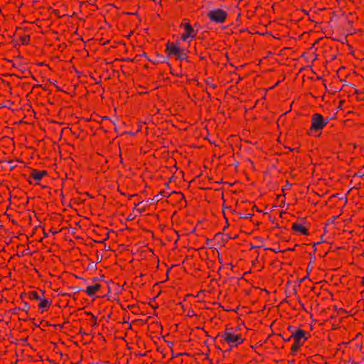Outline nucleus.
I'll return each mask as SVG.
<instances>
[{
	"instance_id": "1",
	"label": "nucleus",
	"mask_w": 364,
	"mask_h": 364,
	"mask_svg": "<svg viewBox=\"0 0 364 364\" xmlns=\"http://www.w3.org/2000/svg\"><path fill=\"white\" fill-rule=\"evenodd\" d=\"M222 341L231 348L237 347L245 341V337L239 332L238 328H226L221 335Z\"/></svg>"
},
{
	"instance_id": "2",
	"label": "nucleus",
	"mask_w": 364,
	"mask_h": 364,
	"mask_svg": "<svg viewBox=\"0 0 364 364\" xmlns=\"http://www.w3.org/2000/svg\"><path fill=\"white\" fill-rule=\"evenodd\" d=\"M329 119L324 118L321 114L314 113L311 117V127L306 134L310 136H319L323 129L328 124Z\"/></svg>"
},
{
	"instance_id": "3",
	"label": "nucleus",
	"mask_w": 364,
	"mask_h": 364,
	"mask_svg": "<svg viewBox=\"0 0 364 364\" xmlns=\"http://www.w3.org/2000/svg\"><path fill=\"white\" fill-rule=\"evenodd\" d=\"M166 49L169 56H174L181 60L187 58L188 50L181 48L179 42L166 43Z\"/></svg>"
},
{
	"instance_id": "4",
	"label": "nucleus",
	"mask_w": 364,
	"mask_h": 364,
	"mask_svg": "<svg viewBox=\"0 0 364 364\" xmlns=\"http://www.w3.org/2000/svg\"><path fill=\"white\" fill-rule=\"evenodd\" d=\"M180 28L183 31L181 34V40L183 42L190 43L197 36L196 31L190 22L184 20L180 25Z\"/></svg>"
},
{
	"instance_id": "5",
	"label": "nucleus",
	"mask_w": 364,
	"mask_h": 364,
	"mask_svg": "<svg viewBox=\"0 0 364 364\" xmlns=\"http://www.w3.org/2000/svg\"><path fill=\"white\" fill-rule=\"evenodd\" d=\"M207 16L212 22L223 23L228 18V13L223 9L215 8L208 12Z\"/></svg>"
},
{
	"instance_id": "6",
	"label": "nucleus",
	"mask_w": 364,
	"mask_h": 364,
	"mask_svg": "<svg viewBox=\"0 0 364 364\" xmlns=\"http://www.w3.org/2000/svg\"><path fill=\"white\" fill-rule=\"evenodd\" d=\"M288 329L291 333V337L288 339V341H289L290 338L303 342H305L307 340L308 332L300 328L295 329L293 326H289Z\"/></svg>"
},
{
	"instance_id": "7",
	"label": "nucleus",
	"mask_w": 364,
	"mask_h": 364,
	"mask_svg": "<svg viewBox=\"0 0 364 364\" xmlns=\"http://www.w3.org/2000/svg\"><path fill=\"white\" fill-rule=\"evenodd\" d=\"M291 229L293 231L301 235H309V227L306 223L295 222L292 224Z\"/></svg>"
},
{
	"instance_id": "8",
	"label": "nucleus",
	"mask_w": 364,
	"mask_h": 364,
	"mask_svg": "<svg viewBox=\"0 0 364 364\" xmlns=\"http://www.w3.org/2000/svg\"><path fill=\"white\" fill-rule=\"evenodd\" d=\"M52 305V300L50 299H43L41 302H39L38 305V311L41 314H43L45 311H48Z\"/></svg>"
},
{
	"instance_id": "9",
	"label": "nucleus",
	"mask_w": 364,
	"mask_h": 364,
	"mask_svg": "<svg viewBox=\"0 0 364 364\" xmlns=\"http://www.w3.org/2000/svg\"><path fill=\"white\" fill-rule=\"evenodd\" d=\"M48 172L46 171H38L37 169H34L31 173V176L36 181H40L43 177L46 176Z\"/></svg>"
},
{
	"instance_id": "10",
	"label": "nucleus",
	"mask_w": 364,
	"mask_h": 364,
	"mask_svg": "<svg viewBox=\"0 0 364 364\" xmlns=\"http://www.w3.org/2000/svg\"><path fill=\"white\" fill-rule=\"evenodd\" d=\"M101 288V285L100 284H95L94 285L87 286L85 292L90 296H94Z\"/></svg>"
},
{
	"instance_id": "11",
	"label": "nucleus",
	"mask_w": 364,
	"mask_h": 364,
	"mask_svg": "<svg viewBox=\"0 0 364 364\" xmlns=\"http://www.w3.org/2000/svg\"><path fill=\"white\" fill-rule=\"evenodd\" d=\"M305 342L294 340V343L291 347V353L295 355L299 348L304 344Z\"/></svg>"
},
{
	"instance_id": "12",
	"label": "nucleus",
	"mask_w": 364,
	"mask_h": 364,
	"mask_svg": "<svg viewBox=\"0 0 364 364\" xmlns=\"http://www.w3.org/2000/svg\"><path fill=\"white\" fill-rule=\"evenodd\" d=\"M39 295L40 294L38 291H33L30 293L29 297L31 299L36 300Z\"/></svg>"
},
{
	"instance_id": "13",
	"label": "nucleus",
	"mask_w": 364,
	"mask_h": 364,
	"mask_svg": "<svg viewBox=\"0 0 364 364\" xmlns=\"http://www.w3.org/2000/svg\"><path fill=\"white\" fill-rule=\"evenodd\" d=\"M44 291H41V294L39 295L38 299H37L36 301H39V302H41V301H43V299H46L44 296Z\"/></svg>"
},
{
	"instance_id": "14",
	"label": "nucleus",
	"mask_w": 364,
	"mask_h": 364,
	"mask_svg": "<svg viewBox=\"0 0 364 364\" xmlns=\"http://www.w3.org/2000/svg\"><path fill=\"white\" fill-rule=\"evenodd\" d=\"M89 314L92 315V319L94 320V324L93 326H96L97 325V317L95 316L93 314H92L91 313H89Z\"/></svg>"
},
{
	"instance_id": "15",
	"label": "nucleus",
	"mask_w": 364,
	"mask_h": 364,
	"mask_svg": "<svg viewBox=\"0 0 364 364\" xmlns=\"http://www.w3.org/2000/svg\"><path fill=\"white\" fill-rule=\"evenodd\" d=\"M28 41H29V37H28V36H26V37H25V38L23 39V42L24 43H28Z\"/></svg>"
},
{
	"instance_id": "16",
	"label": "nucleus",
	"mask_w": 364,
	"mask_h": 364,
	"mask_svg": "<svg viewBox=\"0 0 364 364\" xmlns=\"http://www.w3.org/2000/svg\"><path fill=\"white\" fill-rule=\"evenodd\" d=\"M363 284H364V277L362 279Z\"/></svg>"
}]
</instances>
